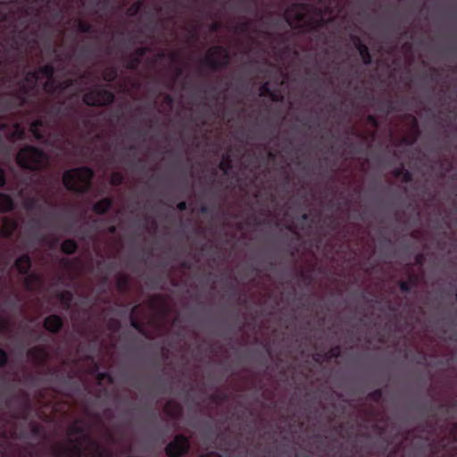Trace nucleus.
<instances>
[{
	"mask_svg": "<svg viewBox=\"0 0 457 457\" xmlns=\"http://www.w3.org/2000/svg\"><path fill=\"white\" fill-rule=\"evenodd\" d=\"M94 176L93 169L88 166L70 169L62 174V184L68 191L83 195L91 190Z\"/></svg>",
	"mask_w": 457,
	"mask_h": 457,
	"instance_id": "obj_1",
	"label": "nucleus"
},
{
	"mask_svg": "<svg viewBox=\"0 0 457 457\" xmlns=\"http://www.w3.org/2000/svg\"><path fill=\"white\" fill-rule=\"evenodd\" d=\"M16 162L21 168L35 171L41 170L47 164L48 156L37 146L25 145L19 150Z\"/></svg>",
	"mask_w": 457,
	"mask_h": 457,
	"instance_id": "obj_2",
	"label": "nucleus"
},
{
	"mask_svg": "<svg viewBox=\"0 0 457 457\" xmlns=\"http://www.w3.org/2000/svg\"><path fill=\"white\" fill-rule=\"evenodd\" d=\"M307 4L296 3L285 11L284 18L292 29H312L319 25L317 21L309 17L306 12Z\"/></svg>",
	"mask_w": 457,
	"mask_h": 457,
	"instance_id": "obj_3",
	"label": "nucleus"
},
{
	"mask_svg": "<svg viewBox=\"0 0 457 457\" xmlns=\"http://www.w3.org/2000/svg\"><path fill=\"white\" fill-rule=\"evenodd\" d=\"M40 79L39 71L37 70L26 72L24 81L20 83L19 91L10 93L11 98L6 101L8 108L22 107L27 104V96L35 88Z\"/></svg>",
	"mask_w": 457,
	"mask_h": 457,
	"instance_id": "obj_4",
	"label": "nucleus"
},
{
	"mask_svg": "<svg viewBox=\"0 0 457 457\" xmlns=\"http://www.w3.org/2000/svg\"><path fill=\"white\" fill-rule=\"evenodd\" d=\"M230 61L228 51L222 46L211 47L202 62L210 70L216 71L226 68Z\"/></svg>",
	"mask_w": 457,
	"mask_h": 457,
	"instance_id": "obj_5",
	"label": "nucleus"
},
{
	"mask_svg": "<svg viewBox=\"0 0 457 457\" xmlns=\"http://www.w3.org/2000/svg\"><path fill=\"white\" fill-rule=\"evenodd\" d=\"M114 94L106 88H94L84 94L83 103L87 106H107L114 102Z\"/></svg>",
	"mask_w": 457,
	"mask_h": 457,
	"instance_id": "obj_6",
	"label": "nucleus"
},
{
	"mask_svg": "<svg viewBox=\"0 0 457 457\" xmlns=\"http://www.w3.org/2000/svg\"><path fill=\"white\" fill-rule=\"evenodd\" d=\"M189 439L185 435L179 434L167 444L165 453L168 457H182L189 452Z\"/></svg>",
	"mask_w": 457,
	"mask_h": 457,
	"instance_id": "obj_7",
	"label": "nucleus"
},
{
	"mask_svg": "<svg viewBox=\"0 0 457 457\" xmlns=\"http://www.w3.org/2000/svg\"><path fill=\"white\" fill-rule=\"evenodd\" d=\"M54 457H84L80 442H75L72 446L58 444L52 447Z\"/></svg>",
	"mask_w": 457,
	"mask_h": 457,
	"instance_id": "obj_8",
	"label": "nucleus"
},
{
	"mask_svg": "<svg viewBox=\"0 0 457 457\" xmlns=\"http://www.w3.org/2000/svg\"><path fill=\"white\" fill-rule=\"evenodd\" d=\"M151 51L147 46H140L135 49L125 61V68L128 70L135 71L141 64L142 58Z\"/></svg>",
	"mask_w": 457,
	"mask_h": 457,
	"instance_id": "obj_9",
	"label": "nucleus"
},
{
	"mask_svg": "<svg viewBox=\"0 0 457 457\" xmlns=\"http://www.w3.org/2000/svg\"><path fill=\"white\" fill-rule=\"evenodd\" d=\"M53 127L54 125L50 122L47 117L38 118L30 123L29 131L37 140L42 141L46 139V132L43 130V128L51 129Z\"/></svg>",
	"mask_w": 457,
	"mask_h": 457,
	"instance_id": "obj_10",
	"label": "nucleus"
},
{
	"mask_svg": "<svg viewBox=\"0 0 457 457\" xmlns=\"http://www.w3.org/2000/svg\"><path fill=\"white\" fill-rule=\"evenodd\" d=\"M64 326L63 319L58 314L46 316L43 322L44 328L53 334L59 333Z\"/></svg>",
	"mask_w": 457,
	"mask_h": 457,
	"instance_id": "obj_11",
	"label": "nucleus"
},
{
	"mask_svg": "<svg viewBox=\"0 0 457 457\" xmlns=\"http://www.w3.org/2000/svg\"><path fill=\"white\" fill-rule=\"evenodd\" d=\"M354 47L358 50L359 54L364 64L369 65L372 62V56L369 47L362 42L358 36L352 37Z\"/></svg>",
	"mask_w": 457,
	"mask_h": 457,
	"instance_id": "obj_12",
	"label": "nucleus"
},
{
	"mask_svg": "<svg viewBox=\"0 0 457 457\" xmlns=\"http://www.w3.org/2000/svg\"><path fill=\"white\" fill-rule=\"evenodd\" d=\"M64 101H59L50 108L46 109V113L50 122L54 126L58 124L61 119L62 108L64 106Z\"/></svg>",
	"mask_w": 457,
	"mask_h": 457,
	"instance_id": "obj_13",
	"label": "nucleus"
},
{
	"mask_svg": "<svg viewBox=\"0 0 457 457\" xmlns=\"http://www.w3.org/2000/svg\"><path fill=\"white\" fill-rule=\"evenodd\" d=\"M18 228L17 221L11 218H4L0 228V237L10 238Z\"/></svg>",
	"mask_w": 457,
	"mask_h": 457,
	"instance_id": "obj_14",
	"label": "nucleus"
},
{
	"mask_svg": "<svg viewBox=\"0 0 457 457\" xmlns=\"http://www.w3.org/2000/svg\"><path fill=\"white\" fill-rule=\"evenodd\" d=\"M411 135L404 136L401 139V143L403 145H412L419 138L420 135V130L419 129L418 120L417 119L412 116L411 117Z\"/></svg>",
	"mask_w": 457,
	"mask_h": 457,
	"instance_id": "obj_15",
	"label": "nucleus"
},
{
	"mask_svg": "<svg viewBox=\"0 0 457 457\" xmlns=\"http://www.w3.org/2000/svg\"><path fill=\"white\" fill-rule=\"evenodd\" d=\"M32 265L31 258L28 253L18 257L14 262V266L21 275L28 274Z\"/></svg>",
	"mask_w": 457,
	"mask_h": 457,
	"instance_id": "obj_16",
	"label": "nucleus"
},
{
	"mask_svg": "<svg viewBox=\"0 0 457 457\" xmlns=\"http://www.w3.org/2000/svg\"><path fill=\"white\" fill-rule=\"evenodd\" d=\"M113 205V199L112 197H104L96 203L92 207V211L98 214H105Z\"/></svg>",
	"mask_w": 457,
	"mask_h": 457,
	"instance_id": "obj_17",
	"label": "nucleus"
},
{
	"mask_svg": "<svg viewBox=\"0 0 457 457\" xmlns=\"http://www.w3.org/2000/svg\"><path fill=\"white\" fill-rule=\"evenodd\" d=\"M28 355L37 363H43L48 358V352L44 346H35L28 351Z\"/></svg>",
	"mask_w": 457,
	"mask_h": 457,
	"instance_id": "obj_18",
	"label": "nucleus"
},
{
	"mask_svg": "<svg viewBox=\"0 0 457 457\" xmlns=\"http://www.w3.org/2000/svg\"><path fill=\"white\" fill-rule=\"evenodd\" d=\"M24 278V286L28 291H34L36 288V285H40L42 282L41 277L35 273L29 272L28 274H23Z\"/></svg>",
	"mask_w": 457,
	"mask_h": 457,
	"instance_id": "obj_19",
	"label": "nucleus"
},
{
	"mask_svg": "<svg viewBox=\"0 0 457 457\" xmlns=\"http://www.w3.org/2000/svg\"><path fill=\"white\" fill-rule=\"evenodd\" d=\"M14 209V202L12 198L5 194L0 192V213L12 212Z\"/></svg>",
	"mask_w": 457,
	"mask_h": 457,
	"instance_id": "obj_20",
	"label": "nucleus"
},
{
	"mask_svg": "<svg viewBox=\"0 0 457 457\" xmlns=\"http://www.w3.org/2000/svg\"><path fill=\"white\" fill-rule=\"evenodd\" d=\"M393 175L395 178L402 179V181L404 183H410L413 179L412 173L406 170L403 164L393 170Z\"/></svg>",
	"mask_w": 457,
	"mask_h": 457,
	"instance_id": "obj_21",
	"label": "nucleus"
},
{
	"mask_svg": "<svg viewBox=\"0 0 457 457\" xmlns=\"http://www.w3.org/2000/svg\"><path fill=\"white\" fill-rule=\"evenodd\" d=\"M138 310V305H135L131 309L130 316H129V321L130 326L136 329L138 333H140L143 336H146V332L144 328L143 324L135 317V313Z\"/></svg>",
	"mask_w": 457,
	"mask_h": 457,
	"instance_id": "obj_22",
	"label": "nucleus"
},
{
	"mask_svg": "<svg viewBox=\"0 0 457 457\" xmlns=\"http://www.w3.org/2000/svg\"><path fill=\"white\" fill-rule=\"evenodd\" d=\"M57 298L60 300L62 308L69 311L71 307L73 301V294L69 290H64L57 294Z\"/></svg>",
	"mask_w": 457,
	"mask_h": 457,
	"instance_id": "obj_23",
	"label": "nucleus"
},
{
	"mask_svg": "<svg viewBox=\"0 0 457 457\" xmlns=\"http://www.w3.org/2000/svg\"><path fill=\"white\" fill-rule=\"evenodd\" d=\"M79 245L73 239H65L61 244V251L65 254H73L77 252Z\"/></svg>",
	"mask_w": 457,
	"mask_h": 457,
	"instance_id": "obj_24",
	"label": "nucleus"
},
{
	"mask_svg": "<svg viewBox=\"0 0 457 457\" xmlns=\"http://www.w3.org/2000/svg\"><path fill=\"white\" fill-rule=\"evenodd\" d=\"M233 168L232 159L229 154H225L222 155L221 160L219 164V169L223 172V174L228 175L229 171Z\"/></svg>",
	"mask_w": 457,
	"mask_h": 457,
	"instance_id": "obj_25",
	"label": "nucleus"
},
{
	"mask_svg": "<svg viewBox=\"0 0 457 457\" xmlns=\"http://www.w3.org/2000/svg\"><path fill=\"white\" fill-rule=\"evenodd\" d=\"M118 77V69L115 66H109L104 69L102 74L103 80L112 83L116 80Z\"/></svg>",
	"mask_w": 457,
	"mask_h": 457,
	"instance_id": "obj_26",
	"label": "nucleus"
},
{
	"mask_svg": "<svg viewBox=\"0 0 457 457\" xmlns=\"http://www.w3.org/2000/svg\"><path fill=\"white\" fill-rule=\"evenodd\" d=\"M164 411L170 417H178L181 413V407L173 401H168L165 404Z\"/></svg>",
	"mask_w": 457,
	"mask_h": 457,
	"instance_id": "obj_27",
	"label": "nucleus"
},
{
	"mask_svg": "<svg viewBox=\"0 0 457 457\" xmlns=\"http://www.w3.org/2000/svg\"><path fill=\"white\" fill-rule=\"evenodd\" d=\"M81 420H77L68 429V436H73L77 435H82L86 438L88 437V436L85 432V428L83 426L79 425Z\"/></svg>",
	"mask_w": 457,
	"mask_h": 457,
	"instance_id": "obj_28",
	"label": "nucleus"
},
{
	"mask_svg": "<svg viewBox=\"0 0 457 457\" xmlns=\"http://www.w3.org/2000/svg\"><path fill=\"white\" fill-rule=\"evenodd\" d=\"M37 71H39V76L42 75V76L47 78V79H54V76L55 73V68L51 63H46V64L41 66Z\"/></svg>",
	"mask_w": 457,
	"mask_h": 457,
	"instance_id": "obj_29",
	"label": "nucleus"
},
{
	"mask_svg": "<svg viewBox=\"0 0 457 457\" xmlns=\"http://www.w3.org/2000/svg\"><path fill=\"white\" fill-rule=\"evenodd\" d=\"M116 286H117V289L120 292H121V293L126 292L128 290L129 287V277L126 276V275H123V274H120L117 277Z\"/></svg>",
	"mask_w": 457,
	"mask_h": 457,
	"instance_id": "obj_30",
	"label": "nucleus"
},
{
	"mask_svg": "<svg viewBox=\"0 0 457 457\" xmlns=\"http://www.w3.org/2000/svg\"><path fill=\"white\" fill-rule=\"evenodd\" d=\"M76 26H77V30L79 32H81V33H93L95 32V29L93 28V26L85 21H82L80 19H78L76 21Z\"/></svg>",
	"mask_w": 457,
	"mask_h": 457,
	"instance_id": "obj_31",
	"label": "nucleus"
},
{
	"mask_svg": "<svg viewBox=\"0 0 457 457\" xmlns=\"http://www.w3.org/2000/svg\"><path fill=\"white\" fill-rule=\"evenodd\" d=\"M341 356L340 345H335L331 347L327 353H324V359L326 361H329L332 359H337Z\"/></svg>",
	"mask_w": 457,
	"mask_h": 457,
	"instance_id": "obj_32",
	"label": "nucleus"
},
{
	"mask_svg": "<svg viewBox=\"0 0 457 457\" xmlns=\"http://www.w3.org/2000/svg\"><path fill=\"white\" fill-rule=\"evenodd\" d=\"M43 87L47 94L54 95L58 92L57 80L54 78L47 79Z\"/></svg>",
	"mask_w": 457,
	"mask_h": 457,
	"instance_id": "obj_33",
	"label": "nucleus"
},
{
	"mask_svg": "<svg viewBox=\"0 0 457 457\" xmlns=\"http://www.w3.org/2000/svg\"><path fill=\"white\" fill-rule=\"evenodd\" d=\"M212 402L220 404L228 400V395L225 392H216L210 395Z\"/></svg>",
	"mask_w": 457,
	"mask_h": 457,
	"instance_id": "obj_34",
	"label": "nucleus"
},
{
	"mask_svg": "<svg viewBox=\"0 0 457 457\" xmlns=\"http://www.w3.org/2000/svg\"><path fill=\"white\" fill-rule=\"evenodd\" d=\"M76 84V79H68L63 81L57 80V88L58 92H64L68 89H70L71 87H73Z\"/></svg>",
	"mask_w": 457,
	"mask_h": 457,
	"instance_id": "obj_35",
	"label": "nucleus"
},
{
	"mask_svg": "<svg viewBox=\"0 0 457 457\" xmlns=\"http://www.w3.org/2000/svg\"><path fill=\"white\" fill-rule=\"evenodd\" d=\"M96 380L98 385H102L103 381H106L110 385H112L114 383L113 377L108 371L98 372L96 375Z\"/></svg>",
	"mask_w": 457,
	"mask_h": 457,
	"instance_id": "obj_36",
	"label": "nucleus"
},
{
	"mask_svg": "<svg viewBox=\"0 0 457 457\" xmlns=\"http://www.w3.org/2000/svg\"><path fill=\"white\" fill-rule=\"evenodd\" d=\"M124 181V176L120 171H113L110 176V184L113 187L120 186Z\"/></svg>",
	"mask_w": 457,
	"mask_h": 457,
	"instance_id": "obj_37",
	"label": "nucleus"
},
{
	"mask_svg": "<svg viewBox=\"0 0 457 457\" xmlns=\"http://www.w3.org/2000/svg\"><path fill=\"white\" fill-rule=\"evenodd\" d=\"M142 7H143L142 1H137V2L134 3L128 8L127 15H129L130 17H134V16L137 15L138 12L141 11Z\"/></svg>",
	"mask_w": 457,
	"mask_h": 457,
	"instance_id": "obj_38",
	"label": "nucleus"
},
{
	"mask_svg": "<svg viewBox=\"0 0 457 457\" xmlns=\"http://www.w3.org/2000/svg\"><path fill=\"white\" fill-rule=\"evenodd\" d=\"M383 397V390L381 388L375 389L368 394L367 398L374 403H379Z\"/></svg>",
	"mask_w": 457,
	"mask_h": 457,
	"instance_id": "obj_39",
	"label": "nucleus"
},
{
	"mask_svg": "<svg viewBox=\"0 0 457 457\" xmlns=\"http://www.w3.org/2000/svg\"><path fill=\"white\" fill-rule=\"evenodd\" d=\"M90 446L94 448L95 455L94 457H108L104 453V449L95 441H90Z\"/></svg>",
	"mask_w": 457,
	"mask_h": 457,
	"instance_id": "obj_40",
	"label": "nucleus"
},
{
	"mask_svg": "<svg viewBox=\"0 0 457 457\" xmlns=\"http://www.w3.org/2000/svg\"><path fill=\"white\" fill-rule=\"evenodd\" d=\"M107 328L112 332H118L120 329V322L118 319L110 318L107 320Z\"/></svg>",
	"mask_w": 457,
	"mask_h": 457,
	"instance_id": "obj_41",
	"label": "nucleus"
},
{
	"mask_svg": "<svg viewBox=\"0 0 457 457\" xmlns=\"http://www.w3.org/2000/svg\"><path fill=\"white\" fill-rule=\"evenodd\" d=\"M271 90L272 89L270 88V82L266 81L260 87L259 95L260 96H269Z\"/></svg>",
	"mask_w": 457,
	"mask_h": 457,
	"instance_id": "obj_42",
	"label": "nucleus"
},
{
	"mask_svg": "<svg viewBox=\"0 0 457 457\" xmlns=\"http://www.w3.org/2000/svg\"><path fill=\"white\" fill-rule=\"evenodd\" d=\"M251 26L250 21L246 20L238 23L236 27V30L241 33H245L249 30Z\"/></svg>",
	"mask_w": 457,
	"mask_h": 457,
	"instance_id": "obj_43",
	"label": "nucleus"
},
{
	"mask_svg": "<svg viewBox=\"0 0 457 457\" xmlns=\"http://www.w3.org/2000/svg\"><path fill=\"white\" fill-rule=\"evenodd\" d=\"M399 289L402 293H411L412 290L411 286L408 281L400 280L398 283Z\"/></svg>",
	"mask_w": 457,
	"mask_h": 457,
	"instance_id": "obj_44",
	"label": "nucleus"
},
{
	"mask_svg": "<svg viewBox=\"0 0 457 457\" xmlns=\"http://www.w3.org/2000/svg\"><path fill=\"white\" fill-rule=\"evenodd\" d=\"M9 361V356L5 350L0 348V368H4Z\"/></svg>",
	"mask_w": 457,
	"mask_h": 457,
	"instance_id": "obj_45",
	"label": "nucleus"
},
{
	"mask_svg": "<svg viewBox=\"0 0 457 457\" xmlns=\"http://www.w3.org/2000/svg\"><path fill=\"white\" fill-rule=\"evenodd\" d=\"M269 97L272 102H282L284 99V96L280 94V92L277 90H271L270 94L269 95Z\"/></svg>",
	"mask_w": 457,
	"mask_h": 457,
	"instance_id": "obj_46",
	"label": "nucleus"
},
{
	"mask_svg": "<svg viewBox=\"0 0 457 457\" xmlns=\"http://www.w3.org/2000/svg\"><path fill=\"white\" fill-rule=\"evenodd\" d=\"M367 122L372 125L374 128H378L379 125L378 120L374 114H369L367 116Z\"/></svg>",
	"mask_w": 457,
	"mask_h": 457,
	"instance_id": "obj_47",
	"label": "nucleus"
},
{
	"mask_svg": "<svg viewBox=\"0 0 457 457\" xmlns=\"http://www.w3.org/2000/svg\"><path fill=\"white\" fill-rule=\"evenodd\" d=\"M411 287H417L419 283V278L417 275L411 273L409 275L408 280H407Z\"/></svg>",
	"mask_w": 457,
	"mask_h": 457,
	"instance_id": "obj_48",
	"label": "nucleus"
},
{
	"mask_svg": "<svg viewBox=\"0 0 457 457\" xmlns=\"http://www.w3.org/2000/svg\"><path fill=\"white\" fill-rule=\"evenodd\" d=\"M312 358H313L314 361L317 363H321L323 361H326V360L324 359V353H322V352L315 353L313 354Z\"/></svg>",
	"mask_w": 457,
	"mask_h": 457,
	"instance_id": "obj_49",
	"label": "nucleus"
},
{
	"mask_svg": "<svg viewBox=\"0 0 457 457\" xmlns=\"http://www.w3.org/2000/svg\"><path fill=\"white\" fill-rule=\"evenodd\" d=\"M6 184V174L3 168L0 167V188L4 187Z\"/></svg>",
	"mask_w": 457,
	"mask_h": 457,
	"instance_id": "obj_50",
	"label": "nucleus"
},
{
	"mask_svg": "<svg viewBox=\"0 0 457 457\" xmlns=\"http://www.w3.org/2000/svg\"><path fill=\"white\" fill-rule=\"evenodd\" d=\"M221 28V23L219 21H215L212 23L209 27L211 32H218Z\"/></svg>",
	"mask_w": 457,
	"mask_h": 457,
	"instance_id": "obj_51",
	"label": "nucleus"
},
{
	"mask_svg": "<svg viewBox=\"0 0 457 457\" xmlns=\"http://www.w3.org/2000/svg\"><path fill=\"white\" fill-rule=\"evenodd\" d=\"M27 206L29 209H34L37 206V200L36 198H30L28 203Z\"/></svg>",
	"mask_w": 457,
	"mask_h": 457,
	"instance_id": "obj_52",
	"label": "nucleus"
},
{
	"mask_svg": "<svg viewBox=\"0 0 457 457\" xmlns=\"http://www.w3.org/2000/svg\"><path fill=\"white\" fill-rule=\"evenodd\" d=\"M23 135H24V131L20 128V125L17 124L16 129L14 131V136H16L19 138H22Z\"/></svg>",
	"mask_w": 457,
	"mask_h": 457,
	"instance_id": "obj_53",
	"label": "nucleus"
},
{
	"mask_svg": "<svg viewBox=\"0 0 457 457\" xmlns=\"http://www.w3.org/2000/svg\"><path fill=\"white\" fill-rule=\"evenodd\" d=\"M425 262V257L423 254L420 253L415 256V262L419 265H422Z\"/></svg>",
	"mask_w": 457,
	"mask_h": 457,
	"instance_id": "obj_54",
	"label": "nucleus"
},
{
	"mask_svg": "<svg viewBox=\"0 0 457 457\" xmlns=\"http://www.w3.org/2000/svg\"><path fill=\"white\" fill-rule=\"evenodd\" d=\"M187 208V204L186 202L184 201H181L179 202L178 204H177V209L179 211V212H184L186 211Z\"/></svg>",
	"mask_w": 457,
	"mask_h": 457,
	"instance_id": "obj_55",
	"label": "nucleus"
},
{
	"mask_svg": "<svg viewBox=\"0 0 457 457\" xmlns=\"http://www.w3.org/2000/svg\"><path fill=\"white\" fill-rule=\"evenodd\" d=\"M40 431V427L37 424H31V432L37 435Z\"/></svg>",
	"mask_w": 457,
	"mask_h": 457,
	"instance_id": "obj_56",
	"label": "nucleus"
},
{
	"mask_svg": "<svg viewBox=\"0 0 457 457\" xmlns=\"http://www.w3.org/2000/svg\"><path fill=\"white\" fill-rule=\"evenodd\" d=\"M169 59L172 62H179V55L175 53H170L169 54Z\"/></svg>",
	"mask_w": 457,
	"mask_h": 457,
	"instance_id": "obj_57",
	"label": "nucleus"
},
{
	"mask_svg": "<svg viewBox=\"0 0 457 457\" xmlns=\"http://www.w3.org/2000/svg\"><path fill=\"white\" fill-rule=\"evenodd\" d=\"M451 433H452V434H453V436H454L455 440H457V423H454V424L453 425V428H452Z\"/></svg>",
	"mask_w": 457,
	"mask_h": 457,
	"instance_id": "obj_58",
	"label": "nucleus"
},
{
	"mask_svg": "<svg viewBox=\"0 0 457 457\" xmlns=\"http://www.w3.org/2000/svg\"><path fill=\"white\" fill-rule=\"evenodd\" d=\"M164 101L168 104H171L172 102H173V98H172V96L170 95L167 94V95L164 96Z\"/></svg>",
	"mask_w": 457,
	"mask_h": 457,
	"instance_id": "obj_59",
	"label": "nucleus"
},
{
	"mask_svg": "<svg viewBox=\"0 0 457 457\" xmlns=\"http://www.w3.org/2000/svg\"><path fill=\"white\" fill-rule=\"evenodd\" d=\"M200 212H201V213H204V214L209 213L210 208L206 205H203L200 208Z\"/></svg>",
	"mask_w": 457,
	"mask_h": 457,
	"instance_id": "obj_60",
	"label": "nucleus"
},
{
	"mask_svg": "<svg viewBox=\"0 0 457 457\" xmlns=\"http://www.w3.org/2000/svg\"><path fill=\"white\" fill-rule=\"evenodd\" d=\"M175 72H176V76L179 77L183 74L184 70L182 67H177Z\"/></svg>",
	"mask_w": 457,
	"mask_h": 457,
	"instance_id": "obj_61",
	"label": "nucleus"
},
{
	"mask_svg": "<svg viewBox=\"0 0 457 457\" xmlns=\"http://www.w3.org/2000/svg\"><path fill=\"white\" fill-rule=\"evenodd\" d=\"M29 410H30V404H29V403H26V404H25V412L26 413H25V415L23 417L24 419H27V416H28V413H29Z\"/></svg>",
	"mask_w": 457,
	"mask_h": 457,
	"instance_id": "obj_62",
	"label": "nucleus"
},
{
	"mask_svg": "<svg viewBox=\"0 0 457 457\" xmlns=\"http://www.w3.org/2000/svg\"><path fill=\"white\" fill-rule=\"evenodd\" d=\"M108 231L111 233V234H114L116 232V227L114 225H112L108 228Z\"/></svg>",
	"mask_w": 457,
	"mask_h": 457,
	"instance_id": "obj_63",
	"label": "nucleus"
},
{
	"mask_svg": "<svg viewBox=\"0 0 457 457\" xmlns=\"http://www.w3.org/2000/svg\"><path fill=\"white\" fill-rule=\"evenodd\" d=\"M7 129V124L4 122H0V132L4 131Z\"/></svg>",
	"mask_w": 457,
	"mask_h": 457,
	"instance_id": "obj_64",
	"label": "nucleus"
}]
</instances>
